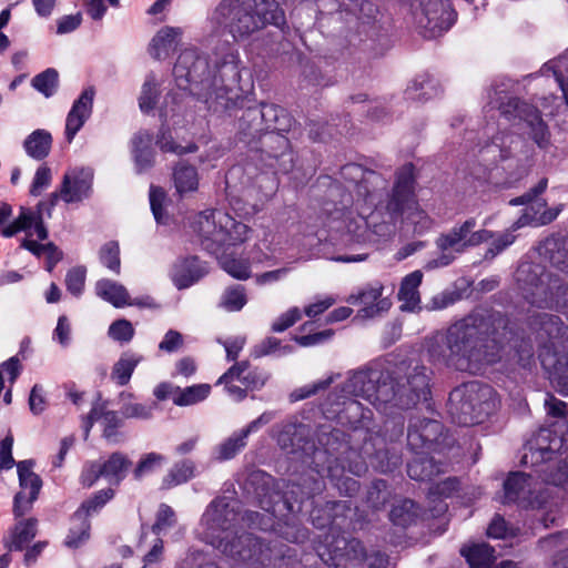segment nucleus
I'll return each instance as SVG.
<instances>
[{
    "label": "nucleus",
    "mask_w": 568,
    "mask_h": 568,
    "mask_svg": "<svg viewBox=\"0 0 568 568\" xmlns=\"http://www.w3.org/2000/svg\"><path fill=\"white\" fill-rule=\"evenodd\" d=\"M506 328L500 314L486 317L471 315L447 329L445 358L457 371L476 373L484 364H491L499 357V329Z\"/></svg>",
    "instance_id": "f257e3e1"
},
{
    "label": "nucleus",
    "mask_w": 568,
    "mask_h": 568,
    "mask_svg": "<svg viewBox=\"0 0 568 568\" xmlns=\"http://www.w3.org/2000/svg\"><path fill=\"white\" fill-rule=\"evenodd\" d=\"M212 20L225 29L234 40H243L266 24L283 28L285 13L275 1L264 0H222L216 7Z\"/></svg>",
    "instance_id": "f03ea898"
},
{
    "label": "nucleus",
    "mask_w": 568,
    "mask_h": 568,
    "mask_svg": "<svg viewBox=\"0 0 568 568\" xmlns=\"http://www.w3.org/2000/svg\"><path fill=\"white\" fill-rule=\"evenodd\" d=\"M191 229L199 237L201 245L212 254H219L229 246L244 243L251 229L221 210H205L197 213Z\"/></svg>",
    "instance_id": "7ed1b4c3"
},
{
    "label": "nucleus",
    "mask_w": 568,
    "mask_h": 568,
    "mask_svg": "<svg viewBox=\"0 0 568 568\" xmlns=\"http://www.w3.org/2000/svg\"><path fill=\"white\" fill-rule=\"evenodd\" d=\"M496 408L494 389L478 382L454 388L448 398V413L462 426L483 423Z\"/></svg>",
    "instance_id": "20e7f679"
},
{
    "label": "nucleus",
    "mask_w": 568,
    "mask_h": 568,
    "mask_svg": "<svg viewBox=\"0 0 568 568\" xmlns=\"http://www.w3.org/2000/svg\"><path fill=\"white\" fill-rule=\"evenodd\" d=\"M243 519L241 504L234 498L219 497L214 499L201 519V538L229 557L230 549H235L234 542H225L233 536L237 524Z\"/></svg>",
    "instance_id": "39448f33"
},
{
    "label": "nucleus",
    "mask_w": 568,
    "mask_h": 568,
    "mask_svg": "<svg viewBox=\"0 0 568 568\" xmlns=\"http://www.w3.org/2000/svg\"><path fill=\"white\" fill-rule=\"evenodd\" d=\"M536 474L513 473L504 483V503L516 504L524 509H544L545 528L557 519L556 505L550 501L548 489L537 481Z\"/></svg>",
    "instance_id": "423d86ee"
},
{
    "label": "nucleus",
    "mask_w": 568,
    "mask_h": 568,
    "mask_svg": "<svg viewBox=\"0 0 568 568\" xmlns=\"http://www.w3.org/2000/svg\"><path fill=\"white\" fill-rule=\"evenodd\" d=\"M537 268L524 264L516 272L524 297L538 307H556L568 315V286L549 274L539 275Z\"/></svg>",
    "instance_id": "0eeeda50"
},
{
    "label": "nucleus",
    "mask_w": 568,
    "mask_h": 568,
    "mask_svg": "<svg viewBox=\"0 0 568 568\" xmlns=\"http://www.w3.org/2000/svg\"><path fill=\"white\" fill-rule=\"evenodd\" d=\"M416 181L412 163L405 164L396 173V180L386 211L392 216H405L415 227L422 232L432 226V220L420 207L415 193Z\"/></svg>",
    "instance_id": "6e6552de"
},
{
    "label": "nucleus",
    "mask_w": 568,
    "mask_h": 568,
    "mask_svg": "<svg viewBox=\"0 0 568 568\" xmlns=\"http://www.w3.org/2000/svg\"><path fill=\"white\" fill-rule=\"evenodd\" d=\"M20 231L27 232L28 236L22 241L21 246L37 256L44 254L48 262L47 268L51 272L54 265L62 258V252L51 242L39 244L37 241L29 239L33 235L40 241L48 237V231L43 224L40 209L38 211L21 209L19 216L3 227L1 233L4 237H11Z\"/></svg>",
    "instance_id": "1a4fd4ad"
},
{
    "label": "nucleus",
    "mask_w": 568,
    "mask_h": 568,
    "mask_svg": "<svg viewBox=\"0 0 568 568\" xmlns=\"http://www.w3.org/2000/svg\"><path fill=\"white\" fill-rule=\"evenodd\" d=\"M245 548L227 549L229 557L235 561L244 562L253 568H283L287 555V547L278 541L264 542L254 536H244L239 540Z\"/></svg>",
    "instance_id": "9d476101"
},
{
    "label": "nucleus",
    "mask_w": 568,
    "mask_h": 568,
    "mask_svg": "<svg viewBox=\"0 0 568 568\" xmlns=\"http://www.w3.org/2000/svg\"><path fill=\"white\" fill-rule=\"evenodd\" d=\"M425 366L415 365L405 378L393 385L390 390V408L407 409L420 400H427L429 395V378Z\"/></svg>",
    "instance_id": "9b49d317"
},
{
    "label": "nucleus",
    "mask_w": 568,
    "mask_h": 568,
    "mask_svg": "<svg viewBox=\"0 0 568 568\" xmlns=\"http://www.w3.org/2000/svg\"><path fill=\"white\" fill-rule=\"evenodd\" d=\"M390 390L393 384H376L368 372H357L345 383L344 392L355 397H362L374 405L379 412L387 414L390 408Z\"/></svg>",
    "instance_id": "f8f14e48"
},
{
    "label": "nucleus",
    "mask_w": 568,
    "mask_h": 568,
    "mask_svg": "<svg viewBox=\"0 0 568 568\" xmlns=\"http://www.w3.org/2000/svg\"><path fill=\"white\" fill-rule=\"evenodd\" d=\"M564 447V438L549 428H540L524 446L521 464L531 468L545 463H552V458Z\"/></svg>",
    "instance_id": "ddd939ff"
},
{
    "label": "nucleus",
    "mask_w": 568,
    "mask_h": 568,
    "mask_svg": "<svg viewBox=\"0 0 568 568\" xmlns=\"http://www.w3.org/2000/svg\"><path fill=\"white\" fill-rule=\"evenodd\" d=\"M476 225V219H467L460 225H456L447 233L442 234L436 240L437 247L442 252L453 250L456 253H463L467 248L478 246L493 237V233L488 230L475 231Z\"/></svg>",
    "instance_id": "4468645a"
},
{
    "label": "nucleus",
    "mask_w": 568,
    "mask_h": 568,
    "mask_svg": "<svg viewBox=\"0 0 568 568\" xmlns=\"http://www.w3.org/2000/svg\"><path fill=\"white\" fill-rule=\"evenodd\" d=\"M456 13L448 0H420L417 23L425 30V37H437L447 31L455 21Z\"/></svg>",
    "instance_id": "2eb2a0df"
},
{
    "label": "nucleus",
    "mask_w": 568,
    "mask_h": 568,
    "mask_svg": "<svg viewBox=\"0 0 568 568\" xmlns=\"http://www.w3.org/2000/svg\"><path fill=\"white\" fill-rule=\"evenodd\" d=\"M215 69L216 72L213 78V85L215 90H223L225 93L240 89L241 70H240V55L237 50L232 45H223L220 51L215 53Z\"/></svg>",
    "instance_id": "dca6fc26"
},
{
    "label": "nucleus",
    "mask_w": 568,
    "mask_h": 568,
    "mask_svg": "<svg viewBox=\"0 0 568 568\" xmlns=\"http://www.w3.org/2000/svg\"><path fill=\"white\" fill-rule=\"evenodd\" d=\"M32 460H22L17 464L21 490L14 497L16 516H22L31 508L42 487V480L32 471Z\"/></svg>",
    "instance_id": "f3484780"
},
{
    "label": "nucleus",
    "mask_w": 568,
    "mask_h": 568,
    "mask_svg": "<svg viewBox=\"0 0 568 568\" xmlns=\"http://www.w3.org/2000/svg\"><path fill=\"white\" fill-rule=\"evenodd\" d=\"M383 285L379 283L369 284L363 287L357 294H352L347 303L353 305H363L358 314L364 318H371L389 310L392 303L388 298H383Z\"/></svg>",
    "instance_id": "a211bd4d"
},
{
    "label": "nucleus",
    "mask_w": 568,
    "mask_h": 568,
    "mask_svg": "<svg viewBox=\"0 0 568 568\" xmlns=\"http://www.w3.org/2000/svg\"><path fill=\"white\" fill-rule=\"evenodd\" d=\"M443 428V424L435 419H412L407 433L408 446L415 452L429 448L438 442Z\"/></svg>",
    "instance_id": "6ab92c4d"
},
{
    "label": "nucleus",
    "mask_w": 568,
    "mask_h": 568,
    "mask_svg": "<svg viewBox=\"0 0 568 568\" xmlns=\"http://www.w3.org/2000/svg\"><path fill=\"white\" fill-rule=\"evenodd\" d=\"M92 178V173L84 169L67 173L63 178L60 194H52V204L59 196L67 203L78 202L87 197L91 190Z\"/></svg>",
    "instance_id": "aec40b11"
},
{
    "label": "nucleus",
    "mask_w": 568,
    "mask_h": 568,
    "mask_svg": "<svg viewBox=\"0 0 568 568\" xmlns=\"http://www.w3.org/2000/svg\"><path fill=\"white\" fill-rule=\"evenodd\" d=\"M95 90L92 87L87 88L81 95L73 102L65 120V138L69 143L72 142L75 134L90 118L93 108Z\"/></svg>",
    "instance_id": "412c9836"
},
{
    "label": "nucleus",
    "mask_w": 568,
    "mask_h": 568,
    "mask_svg": "<svg viewBox=\"0 0 568 568\" xmlns=\"http://www.w3.org/2000/svg\"><path fill=\"white\" fill-rule=\"evenodd\" d=\"M528 204L521 216L511 225V231H517L527 225H547L557 219L564 206L560 204L556 207L547 209V203L544 200H532Z\"/></svg>",
    "instance_id": "4be33fe9"
},
{
    "label": "nucleus",
    "mask_w": 568,
    "mask_h": 568,
    "mask_svg": "<svg viewBox=\"0 0 568 568\" xmlns=\"http://www.w3.org/2000/svg\"><path fill=\"white\" fill-rule=\"evenodd\" d=\"M206 272L205 266L196 256H190L175 262L171 278L179 290H183L197 282Z\"/></svg>",
    "instance_id": "5701e85b"
},
{
    "label": "nucleus",
    "mask_w": 568,
    "mask_h": 568,
    "mask_svg": "<svg viewBox=\"0 0 568 568\" xmlns=\"http://www.w3.org/2000/svg\"><path fill=\"white\" fill-rule=\"evenodd\" d=\"M207 68L206 60L201 58L195 50H184L174 65V73L184 77L189 82L202 81V75Z\"/></svg>",
    "instance_id": "b1692460"
},
{
    "label": "nucleus",
    "mask_w": 568,
    "mask_h": 568,
    "mask_svg": "<svg viewBox=\"0 0 568 568\" xmlns=\"http://www.w3.org/2000/svg\"><path fill=\"white\" fill-rule=\"evenodd\" d=\"M182 33V29L178 27L161 28L150 43V54L156 60L168 58L176 49Z\"/></svg>",
    "instance_id": "393cba45"
},
{
    "label": "nucleus",
    "mask_w": 568,
    "mask_h": 568,
    "mask_svg": "<svg viewBox=\"0 0 568 568\" xmlns=\"http://www.w3.org/2000/svg\"><path fill=\"white\" fill-rule=\"evenodd\" d=\"M172 179L175 191L181 197L194 193L199 189V172L189 163L179 162L173 169Z\"/></svg>",
    "instance_id": "a878e982"
},
{
    "label": "nucleus",
    "mask_w": 568,
    "mask_h": 568,
    "mask_svg": "<svg viewBox=\"0 0 568 568\" xmlns=\"http://www.w3.org/2000/svg\"><path fill=\"white\" fill-rule=\"evenodd\" d=\"M536 476L541 478L544 483L561 487L568 491V464L557 456L552 458V463L534 468Z\"/></svg>",
    "instance_id": "bb28decb"
},
{
    "label": "nucleus",
    "mask_w": 568,
    "mask_h": 568,
    "mask_svg": "<svg viewBox=\"0 0 568 568\" xmlns=\"http://www.w3.org/2000/svg\"><path fill=\"white\" fill-rule=\"evenodd\" d=\"M422 281L423 273L420 271H414L403 278L398 292V298L403 303V310L415 311L418 307L420 303L418 287Z\"/></svg>",
    "instance_id": "cd10ccee"
},
{
    "label": "nucleus",
    "mask_w": 568,
    "mask_h": 568,
    "mask_svg": "<svg viewBox=\"0 0 568 568\" xmlns=\"http://www.w3.org/2000/svg\"><path fill=\"white\" fill-rule=\"evenodd\" d=\"M142 361L143 356L136 352L131 349L123 352L112 367L111 379L119 386H125Z\"/></svg>",
    "instance_id": "c85d7f7f"
},
{
    "label": "nucleus",
    "mask_w": 568,
    "mask_h": 568,
    "mask_svg": "<svg viewBox=\"0 0 568 568\" xmlns=\"http://www.w3.org/2000/svg\"><path fill=\"white\" fill-rule=\"evenodd\" d=\"M37 519L29 518L17 523L6 546L10 551H21L37 535Z\"/></svg>",
    "instance_id": "c756f323"
},
{
    "label": "nucleus",
    "mask_w": 568,
    "mask_h": 568,
    "mask_svg": "<svg viewBox=\"0 0 568 568\" xmlns=\"http://www.w3.org/2000/svg\"><path fill=\"white\" fill-rule=\"evenodd\" d=\"M97 295L109 302L114 307H123L129 304V293L126 288L111 280H100L95 284Z\"/></svg>",
    "instance_id": "7c9ffc66"
},
{
    "label": "nucleus",
    "mask_w": 568,
    "mask_h": 568,
    "mask_svg": "<svg viewBox=\"0 0 568 568\" xmlns=\"http://www.w3.org/2000/svg\"><path fill=\"white\" fill-rule=\"evenodd\" d=\"M469 568H494L495 550L488 544H477L460 550Z\"/></svg>",
    "instance_id": "2f4dec72"
},
{
    "label": "nucleus",
    "mask_w": 568,
    "mask_h": 568,
    "mask_svg": "<svg viewBox=\"0 0 568 568\" xmlns=\"http://www.w3.org/2000/svg\"><path fill=\"white\" fill-rule=\"evenodd\" d=\"M445 471L433 457L417 456L407 465V474L412 479L432 480L436 475Z\"/></svg>",
    "instance_id": "473e14b6"
},
{
    "label": "nucleus",
    "mask_w": 568,
    "mask_h": 568,
    "mask_svg": "<svg viewBox=\"0 0 568 568\" xmlns=\"http://www.w3.org/2000/svg\"><path fill=\"white\" fill-rule=\"evenodd\" d=\"M52 145V136L45 130H36L24 140L23 146L29 156L42 160L48 156Z\"/></svg>",
    "instance_id": "72a5a7b5"
},
{
    "label": "nucleus",
    "mask_w": 568,
    "mask_h": 568,
    "mask_svg": "<svg viewBox=\"0 0 568 568\" xmlns=\"http://www.w3.org/2000/svg\"><path fill=\"white\" fill-rule=\"evenodd\" d=\"M103 469V477L111 484L119 485L131 466V460L122 453H113L110 457L101 463Z\"/></svg>",
    "instance_id": "f704fd0d"
},
{
    "label": "nucleus",
    "mask_w": 568,
    "mask_h": 568,
    "mask_svg": "<svg viewBox=\"0 0 568 568\" xmlns=\"http://www.w3.org/2000/svg\"><path fill=\"white\" fill-rule=\"evenodd\" d=\"M247 436L244 429L232 434L214 448V459L224 462L235 457L246 446Z\"/></svg>",
    "instance_id": "c9c22d12"
},
{
    "label": "nucleus",
    "mask_w": 568,
    "mask_h": 568,
    "mask_svg": "<svg viewBox=\"0 0 568 568\" xmlns=\"http://www.w3.org/2000/svg\"><path fill=\"white\" fill-rule=\"evenodd\" d=\"M90 538V523L82 515V511H75L71 519V527L65 537L64 545L69 548H78Z\"/></svg>",
    "instance_id": "e433bc0d"
},
{
    "label": "nucleus",
    "mask_w": 568,
    "mask_h": 568,
    "mask_svg": "<svg viewBox=\"0 0 568 568\" xmlns=\"http://www.w3.org/2000/svg\"><path fill=\"white\" fill-rule=\"evenodd\" d=\"M527 118L525 121L530 128L529 135L539 148H547L549 145L550 133L547 124L542 121L537 108H526Z\"/></svg>",
    "instance_id": "4c0bfd02"
},
{
    "label": "nucleus",
    "mask_w": 568,
    "mask_h": 568,
    "mask_svg": "<svg viewBox=\"0 0 568 568\" xmlns=\"http://www.w3.org/2000/svg\"><path fill=\"white\" fill-rule=\"evenodd\" d=\"M151 142L152 138L149 133H139L133 139L134 159L140 171L146 170L153 164Z\"/></svg>",
    "instance_id": "58836bf2"
},
{
    "label": "nucleus",
    "mask_w": 568,
    "mask_h": 568,
    "mask_svg": "<svg viewBox=\"0 0 568 568\" xmlns=\"http://www.w3.org/2000/svg\"><path fill=\"white\" fill-rule=\"evenodd\" d=\"M211 393V385L197 384L185 388L179 387L178 397L174 398L176 406H190L204 400Z\"/></svg>",
    "instance_id": "ea45409f"
},
{
    "label": "nucleus",
    "mask_w": 568,
    "mask_h": 568,
    "mask_svg": "<svg viewBox=\"0 0 568 568\" xmlns=\"http://www.w3.org/2000/svg\"><path fill=\"white\" fill-rule=\"evenodd\" d=\"M159 97V84L156 82L155 77L153 74H150L146 77L142 85L141 94L139 97L140 110L143 113H149L150 111H152L158 103Z\"/></svg>",
    "instance_id": "a19ab883"
},
{
    "label": "nucleus",
    "mask_w": 568,
    "mask_h": 568,
    "mask_svg": "<svg viewBox=\"0 0 568 568\" xmlns=\"http://www.w3.org/2000/svg\"><path fill=\"white\" fill-rule=\"evenodd\" d=\"M247 302L244 286L234 285L227 287L220 300V306L227 312L241 311Z\"/></svg>",
    "instance_id": "79ce46f5"
},
{
    "label": "nucleus",
    "mask_w": 568,
    "mask_h": 568,
    "mask_svg": "<svg viewBox=\"0 0 568 568\" xmlns=\"http://www.w3.org/2000/svg\"><path fill=\"white\" fill-rule=\"evenodd\" d=\"M133 395L131 393L122 392L120 399L123 403L121 412L126 418H141L146 419L152 415V407L142 403H133L131 399Z\"/></svg>",
    "instance_id": "37998d69"
},
{
    "label": "nucleus",
    "mask_w": 568,
    "mask_h": 568,
    "mask_svg": "<svg viewBox=\"0 0 568 568\" xmlns=\"http://www.w3.org/2000/svg\"><path fill=\"white\" fill-rule=\"evenodd\" d=\"M99 260L106 268L115 274H120L121 260L119 243L115 241L105 243L99 251Z\"/></svg>",
    "instance_id": "c03bdc74"
},
{
    "label": "nucleus",
    "mask_w": 568,
    "mask_h": 568,
    "mask_svg": "<svg viewBox=\"0 0 568 568\" xmlns=\"http://www.w3.org/2000/svg\"><path fill=\"white\" fill-rule=\"evenodd\" d=\"M58 81L59 74L57 70L49 68L32 79V87L49 98L57 91Z\"/></svg>",
    "instance_id": "a18cd8bd"
},
{
    "label": "nucleus",
    "mask_w": 568,
    "mask_h": 568,
    "mask_svg": "<svg viewBox=\"0 0 568 568\" xmlns=\"http://www.w3.org/2000/svg\"><path fill=\"white\" fill-rule=\"evenodd\" d=\"M195 466L191 460H184L174 465L170 473L165 476L164 483L168 487L186 483L194 476Z\"/></svg>",
    "instance_id": "49530a36"
},
{
    "label": "nucleus",
    "mask_w": 568,
    "mask_h": 568,
    "mask_svg": "<svg viewBox=\"0 0 568 568\" xmlns=\"http://www.w3.org/2000/svg\"><path fill=\"white\" fill-rule=\"evenodd\" d=\"M222 268L232 277L244 281L251 277V267L248 260L223 257L220 261Z\"/></svg>",
    "instance_id": "de8ad7c7"
},
{
    "label": "nucleus",
    "mask_w": 568,
    "mask_h": 568,
    "mask_svg": "<svg viewBox=\"0 0 568 568\" xmlns=\"http://www.w3.org/2000/svg\"><path fill=\"white\" fill-rule=\"evenodd\" d=\"M293 351L290 345H282L281 341L276 337H266L261 343L254 346L253 356L263 357L272 354L285 355Z\"/></svg>",
    "instance_id": "09e8293b"
},
{
    "label": "nucleus",
    "mask_w": 568,
    "mask_h": 568,
    "mask_svg": "<svg viewBox=\"0 0 568 568\" xmlns=\"http://www.w3.org/2000/svg\"><path fill=\"white\" fill-rule=\"evenodd\" d=\"M166 201V193L162 187L151 186L150 189V205L154 219L160 224H166L169 216L164 211V203Z\"/></svg>",
    "instance_id": "8fccbe9b"
},
{
    "label": "nucleus",
    "mask_w": 568,
    "mask_h": 568,
    "mask_svg": "<svg viewBox=\"0 0 568 568\" xmlns=\"http://www.w3.org/2000/svg\"><path fill=\"white\" fill-rule=\"evenodd\" d=\"M539 325L540 331L545 332L550 339L564 337L568 332V326L555 315L544 314L540 316Z\"/></svg>",
    "instance_id": "3c124183"
},
{
    "label": "nucleus",
    "mask_w": 568,
    "mask_h": 568,
    "mask_svg": "<svg viewBox=\"0 0 568 568\" xmlns=\"http://www.w3.org/2000/svg\"><path fill=\"white\" fill-rule=\"evenodd\" d=\"M526 108L535 106L520 101L517 98H509L506 102L501 103L499 110L500 113L509 121H514L516 119L525 121V118H527Z\"/></svg>",
    "instance_id": "603ef678"
},
{
    "label": "nucleus",
    "mask_w": 568,
    "mask_h": 568,
    "mask_svg": "<svg viewBox=\"0 0 568 568\" xmlns=\"http://www.w3.org/2000/svg\"><path fill=\"white\" fill-rule=\"evenodd\" d=\"M100 420L103 425V436L110 440L115 443L116 436H118V428L122 425V420L119 417L116 412L113 410H103L102 407H100Z\"/></svg>",
    "instance_id": "864d4df0"
},
{
    "label": "nucleus",
    "mask_w": 568,
    "mask_h": 568,
    "mask_svg": "<svg viewBox=\"0 0 568 568\" xmlns=\"http://www.w3.org/2000/svg\"><path fill=\"white\" fill-rule=\"evenodd\" d=\"M134 327L128 320L121 318L114 321L110 326L109 336L120 343H129L134 336Z\"/></svg>",
    "instance_id": "5fc2aeb1"
},
{
    "label": "nucleus",
    "mask_w": 568,
    "mask_h": 568,
    "mask_svg": "<svg viewBox=\"0 0 568 568\" xmlns=\"http://www.w3.org/2000/svg\"><path fill=\"white\" fill-rule=\"evenodd\" d=\"M388 498L389 491L386 483L384 480H375L367 493V501L373 508L378 509L388 501Z\"/></svg>",
    "instance_id": "6e6d98bb"
},
{
    "label": "nucleus",
    "mask_w": 568,
    "mask_h": 568,
    "mask_svg": "<svg viewBox=\"0 0 568 568\" xmlns=\"http://www.w3.org/2000/svg\"><path fill=\"white\" fill-rule=\"evenodd\" d=\"M165 462V457L158 453H149L144 455L138 463L134 469L135 478H141L143 475L149 474L159 468Z\"/></svg>",
    "instance_id": "4d7b16f0"
},
{
    "label": "nucleus",
    "mask_w": 568,
    "mask_h": 568,
    "mask_svg": "<svg viewBox=\"0 0 568 568\" xmlns=\"http://www.w3.org/2000/svg\"><path fill=\"white\" fill-rule=\"evenodd\" d=\"M113 497V490L112 489H104L97 493L93 498L84 501L80 509L77 511H82V515L84 518H87L92 513L98 511L100 508H102L108 500H110Z\"/></svg>",
    "instance_id": "13d9d810"
},
{
    "label": "nucleus",
    "mask_w": 568,
    "mask_h": 568,
    "mask_svg": "<svg viewBox=\"0 0 568 568\" xmlns=\"http://www.w3.org/2000/svg\"><path fill=\"white\" fill-rule=\"evenodd\" d=\"M176 517L174 510L166 504H161L156 514V520L152 527L153 532L161 531L174 526Z\"/></svg>",
    "instance_id": "bf43d9fd"
},
{
    "label": "nucleus",
    "mask_w": 568,
    "mask_h": 568,
    "mask_svg": "<svg viewBox=\"0 0 568 568\" xmlns=\"http://www.w3.org/2000/svg\"><path fill=\"white\" fill-rule=\"evenodd\" d=\"M276 116H282L284 123L288 121V113L285 109L268 103L261 105V118L267 130H271V124H274Z\"/></svg>",
    "instance_id": "052dcab7"
},
{
    "label": "nucleus",
    "mask_w": 568,
    "mask_h": 568,
    "mask_svg": "<svg viewBox=\"0 0 568 568\" xmlns=\"http://www.w3.org/2000/svg\"><path fill=\"white\" fill-rule=\"evenodd\" d=\"M302 317L301 311L293 307L277 317L272 324V331L281 333L293 326Z\"/></svg>",
    "instance_id": "680f3d73"
},
{
    "label": "nucleus",
    "mask_w": 568,
    "mask_h": 568,
    "mask_svg": "<svg viewBox=\"0 0 568 568\" xmlns=\"http://www.w3.org/2000/svg\"><path fill=\"white\" fill-rule=\"evenodd\" d=\"M513 232L514 231H511L510 229L500 234L496 240H494L485 254V258H494L506 247L513 244L515 242V235L513 234Z\"/></svg>",
    "instance_id": "e2e57ef3"
},
{
    "label": "nucleus",
    "mask_w": 568,
    "mask_h": 568,
    "mask_svg": "<svg viewBox=\"0 0 568 568\" xmlns=\"http://www.w3.org/2000/svg\"><path fill=\"white\" fill-rule=\"evenodd\" d=\"M84 281L85 271L83 268L77 267L70 270L65 277V285L68 291L74 295H79L83 290Z\"/></svg>",
    "instance_id": "0e129e2a"
},
{
    "label": "nucleus",
    "mask_w": 568,
    "mask_h": 568,
    "mask_svg": "<svg viewBox=\"0 0 568 568\" xmlns=\"http://www.w3.org/2000/svg\"><path fill=\"white\" fill-rule=\"evenodd\" d=\"M331 383H332V379L328 378L326 381H320V382L313 383L311 385H306L301 388H297L291 394V399L293 402H297V400H302L307 397H311V396L315 395L317 392L328 387V385Z\"/></svg>",
    "instance_id": "69168bd1"
},
{
    "label": "nucleus",
    "mask_w": 568,
    "mask_h": 568,
    "mask_svg": "<svg viewBox=\"0 0 568 568\" xmlns=\"http://www.w3.org/2000/svg\"><path fill=\"white\" fill-rule=\"evenodd\" d=\"M183 343L182 334L178 331L170 329L160 342L159 348L163 352L172 353L180 349L183 346Z\"/></svg>",
    "instance_id": "338daca9"
},
{
    "label": "nucleus",
    "mask_w": 568,
    "mask_h": 568,
    "mask_svg": "<svg viewBox=\"0 0 568 568\" xmlns=\"http://www.w3.org/2000/svg\"><path fill=\"white\" fill-rule=\"evenodd\" d=\"M51 182V171L48 166H40L33 178V182L30 189L32 195H39L41 191L47 187Z\"/></svg>",
    "instance_id": "774afa93"
}]
</instances>
